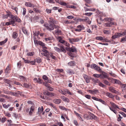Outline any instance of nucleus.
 Returning a JSON list of instances; mask_svg holds the SVG:
<instances>
[{
    "instance_id": "1",
    "label": "nucleus",
    "mask_w": 126,
    "mask_h": 126,
    "mask_svg": "<svg viewBox=\"0 0 126 126\" xmlns=\"http://www.w3.org/2000/svg\"><path fill=\"white\" fill-rule=\"evenodd\" d=\"M60 48L57 47H54V48L55 51L58 52L60 53L62 52H63L64 53H65L66 52V50L64 48V46H60Z\"/></svg>"
},
{
    "instance_id": "2",
    "label": "nucleus",
    "mask_w": 126,
    "mask_h": 126,
    "mask_svg": "<svg viewBox=\"0 0 126 126\" xmlns=\"http://www.w3.org/2000/svg\"><path fill=\"white\" fill-rule=\"evenodd\" d=\"M54 24H53L51 23L49 24L45 23L44 26L49 31H51L53 30L54 28Z\"/></svg>"
},
{
    "instance_id": "3",
    "label": "nucleus",
    "mask_w": 126,
    "mask_h": 126,
    "mask_svg": "<svg viewBox=\"0 0 126 126\" xmlns=\"http://www.w3.org/2000/svg\"><path fill=\"white\" fill-rule=\"evenodd\" d=\"M54 28L56 29L55 31V34L57 35H61L62 34V32L59 29L60 28L59 26L57 25H54Z\"/></svg>"
},
{
    "instance_id": "4",
    "label": "nucleus",
    "mask_w": 126,
    "mask_h": 126,
    "mask_svg": "<svg viewBox=\"0 0 126 126\" xmlns=\"http://www.w3.org/2000/svg\"><path fill=\"white\" fill-rule=\"evenodd\" d=\"M120 33L121 36L122 35L126 36L124 37L121 38V42L126 41V30L123 32H121Z\"/></svg>"
},
{
    "instance_id": "5",
    "label": "nucleus",
    "mask_w": 126,
    "mask_h": 126,
    "mask_svg": "<svg viewBox=\"0 0 126 126\" xmlns=\"http://www.w3.org/2000/svg\"><path fill=\"white\" fill-rule=\"evenodd\" d=\"M95 39L96 40H98L101 41L103 40L104 41L106 42H109L108 41V40L105 38L104 37H103L102 36H97L95 37Z\"/></svg>"
},
{
    "instance_id": "6",
    "label": "nucleus",
    "mask_w": 126,
    "mask_h": 126,
    "mask_svg": "<svg viewBox=\"0 0 126 126\" xmlns=\"http://www.w3.org/2000/svg\"><path fill=\"white\" fill-rule=\"evenodd\" d=\"M44 94L45 95L49 96L52 97L55 96V94L53 93L47 91H46L43 92Z\"/></svg>"
},
{
    "instance_id": "7",
    "label": "nucleus",
    "mask_w": 126,
    "mask_h": 126,
    "mask_svg": "<svg viewBox=\"0 0 126 126\" xmlns=\"http://www.w3.org/2000/svg\"><path fill=\"white\" fill-rule=\"evenodd\" d=\"M44 109L43 107L42 106L41 108L40 107H39L38 109V114L41 113L43 115L44 113V112H43Z\"/></svg>"
},
{
    "instance_id": "8",
    "label": "nucleus",
    "mask_w": 126,
    "mask_h": 126,
    "mask_svg": "<svg viewBox=\"0 0 126 126\" xmlns=\"http://www.w3.org/2000/svg\"><path fill=\"white\" fill-rule=\"evenodd\" d=\"M83 76L85 79L86 82L88 83H89L90 82V79L88 76L85 74H83Z\"/></svg>"
},
{
    "instance_id": "9",
    "label": "nucleus",
    "mask_w": 126,
    "mask_h": 126,
    "mask_svg": "<svg viewBox=\"0 0 126 126\" xmlns=\"http://www.w3.org/2000/svg\"><path fill=\"white\" fill-rule=\"evenodd\" d=\"M34 81L35 82H37L40 84L42 83L43 82V80L40 79L38 78V79L36 78L33 79Z\"/></svg>"
},
{
    "instance_id": "10",
    "label": "nucleus",
    "mask_w": 126,
    "mask_h": 126,
    "mask_svg": "<svg viewBox=\"0 0 126 126\" xmlns=\"http://www.w3.org/2000/svg\"><path fill=\"white\" fill-rule=\"evenodd\" d=\"M49 20H48V23H51L54 24H56V21L52 17H49Z\"/></svg>"
},
{
    "instance_id": "11",
    "label": "nucleus",
    "mask_w": 126,
    "mask_h": 126,
    "mask_svg": "<svg viewBox=\"0 0 126 126\" xmlns=\"http://www.w3.org/2000/svg\"><path fill=\"white\" fill-rule=\"evenodd\" d=\"M61 98L65 102H69V99L67 97H66L64 96H61Z\"/></svg>"
},
{
    "instance_id": "12",
    "label": "nucleus",
    "mask_w": 126,
    "mask_h": 126,
    "mask_svg": "<svg viewBox=\"0 0 126 126\" xmlns=\"http://www.w3.org/2000/svg\"><path fill=\"white\" fill-rule=\"evenodd\" d=\"M120 36V33H116L114 35L112 36L111 38L113 39H115Z\"/></svg>"
},
{
    "instance_id": "13",
    "label": "nucleus",
    "mask_w": 126,
    "mask_h": 126,
    "mask_svg": "<svg viewBox=\"0 0 126 126\" xmlns=\"http://www.w3.org/2000/svg\"><path fill=\"white\" fill-rule=\"evenodd\" d=\"M10 12L9 11L7 12V14L6 15H3L2 17L3 19L6 18L8 17H10Z\"/></svg>"
},
{
    "instance_id": "14",
    "label": "nucleus",
    "mask_w": 126,
    "mask_h": 126,
    "mask_svg": "<svg viewBox=\"0 0 126 126\" xmlns=\"http://www.w3.org/2000/svg\"><path fill=\"white\" fill-rule=\"evenodd\" d=\"M109 89L110 91L112 93L117 94L118 92L115 90V88L113 87H109Z\"/></svg>"
},
{
    "instance_id": "15",
    "label": "nucleus",
    "mask_w": 126,
    "mask_h": 126,
    "mask_svg": "<svg viewBox=\"0 0 126 126\" xmlns=\"http://www.w3.org/2000/svg\"><path fill=\"white\" fill-rule=\"evenodd\" d=\"M53 102L55 104H58L61 102L62 100L60 99H55L53 100Z\"/></svg>"
},
{
    "instance_id": "16",
    "label": "nucleus",
    "mask_w": 126,
    "mask_h": 126,
    "mask_svg": "<svg viewBox=\"0 0 126 126\" xmlns=\"http://www.w3.org/2000/svg\"><path fill=\"white\" fill-rule=\"evenodd\" d=\"M25 5L29 7H35V6L33 4L30 2H26Z\"/></svg>"
},
{
    "instance_id": "17",
    "label": "nucleus",
    "mask_w": 126,
    "mask_h": 126,
    "mask_svg": "<svg viewBox=\"0 0 126 126\" xmlns=\"http://www.w3.org/2000/svg\"><path fill=\"white\" fill-rule=\"evenodd\" d=\"M67 72L69 75H72L75 73V72L74 71L69 69H67Z\"/></svg>"
},
{
    "instance_id": "18",
    "label": "nucleus",
    "mask_w": 126,
    "mask_h": 126,
    "mask_svg": "<svg viewBox=\"0 0 126 126\" xmlns=\"http://www.w3.org/2000/svg\"><path fill=\"white\" fill-rule=\"evenodd\" d=\"M34 110V107L33 106H32L30 108V110L29 112V115H32V113Z\"/></svg>"
},
{
    "instance_id": "19",
    "label": "nucleus",
    "mask_w": 126,
    "mask_h": 126,
    "mask_svg": "<svg viewBox=\"0 0 126 126\" xmlns=\"http://www.w3.org/2000/svg\"><path fill=\"white\" fill-rule=\"evenodd\" d=\"M17 16H14L12 15L11 13V12H10V17L12 19V20L15 21L16 19L17 18Z\"/></svg>"
},
{
    "instance_id": "20",
    "label": "nucleus",
    "mask_w": 126,
    "mask_h": 126,
    "mask_svg": "<svg viewBox=\"0 0 126 126\" xmlns=\"http://www.w3.org/2000/svg\"><path fill=\"white\" fill-rule=\"evenodd\" d=\"M110 104L111 105L112 108H114L115 109L118 108V109H119V107H118V106L117 105H116L115 103L112 102H110Z\"/></svg>"
},
{
    "instance_id": "21",
    "label": "nucleus",
    "mask_w": 126,
    "mask_h": 126,
    "mask_svg": "<svg viewBox=\"0 0 126 126\" xmlns=\"http://www.w3.org/2000/svg\"><path fill=\"white\" fill-rule=\"evenodd\" d=\"M114 23L112 22H109V23L105 24V26L106 27H109L111 26Z\"/></svg>"
},
{
    "instance_id": "22",
    "label": "nucleus",
    "mask_w": 126,
    "mask_h": 126,
    "mask_svg": "<svg viewBox=\"0 0 126 126\" xmlns=\"http://www.w3.org/2000/svg\"><path fill=\"white\" fill-rule=\"evenodd\" d=\"M106 95L109 97L110 98H114V96L112 94L109 93H107L106 94Z\"/></svg>"
},
{
    "instance_id": "23",
    "label": "nucleus",
    "mask_w": 126,
    "mask_h": 126,
    "mask_svg": "<svg viewBox=\"0 0 126 126\" xmlns=\"http://www.w3.org/2000/svg\"><path fill=\"white\" fill-rule=\"evenodd\" d=\"M18 35V33L16 32H14L12 34V37L14 39H16Z\"/></svg>"
},
{
    "instance_id": "24",
    "label": "nucleus",
    "mask_w": 126,
    "mask_h": 126,
    "mask_svg": "<svg viewBox=\"0 0 126 126\" xmlns=\"http://www.w3.org/2000/svg\"><path fill=\"white\" fill-rule=\"evenodd\" d=\"M90 93L92 94H96L98 92V91L97 90H89Z\"/></svg>"
},
{
    "instance_id": "25",
    "label": "nucleus",
    "mask_w": 126,
    "mask_h": 126,
    "mask_svg": "<svg viewBox=\"0 0 126 126\" xmlns=\"http://www.w3.org/2000/svg\"><path fill=\"white\" fill-rule=\"evenodd\" d=\"M10 70V67L9 65H8L5 70V73L6 74L8 73L9 71Z\"/></svg>"
},
{
    "instance_id": "26",
    "label": "nucleus",
    "mask_w": 126,
    "mask_h": 126,
    "mask_svg": "<svg viewBox=\"0 0 126 126\" xmlns=\"http://www.w3.org/2000/svg\"><path fill=\"white\" fill-rule=\"evenodd\" d=\"M34 61L35 62L39 63L41 62V60L40 58H37L34 59Z\"/></svg>"
},
{
    "instance_id": "27",
    "label": "nucleus",
    "mask_w": 126,
    "mask_h": 126,
    "mask_svg": "<svg viewBox=\"0 0 126 126\" xmlns=\"http://www.w3.org/2000/svg\"><path fill=\"white\" fill-rule=\"evenodd\" d=\"M77 28L80 29L81 31L85 29V27L81 25H79L77 27Z\"/></svg>"
},
{
    "instance_id": "28",
    "label": "nucleus",
    "mask_w": 126,
    "mask_h": 126,
    "mask_svg": "<svg viewBox=\"0 0 126 126\" xmlns=\"http://www.w3.org/2000/svg\"><path fill=\"white\" fill-rule=\"evenodd\" d=\"M91 79L92 80V81L93 82L95 83H98V82H99V79L97 78H92Z\"/></svg>"
},
{
    "instance_id": "29",
    "label": "nucleus",
    "mask_w": 126,
    "mask_h": 126,
    "mask_svg": "<svg viewBox=\"0 0 126 126\" xmlns=\"http://www.w3.org/2000/svg\"><path fill=\"white\" fill-rule=\"evenodd\" d=\"M103 83L106 84V85H108L109 86L110 85V83L107 80H105L104 79L103 80Z\"/></svg>"
},
{
    "instance_id": "30",
    "label": "nucleus",
    "mask_w": 126,
    "mask_h": 126,
    "mask_svg": "<svg viewBox=\"0 0 126 126\" xmlns=\"http://www.w3.org/2000/svg\"><path fill=\"white\" fill-rule=\"evenodd\" d=\"M95 70H97L98 71L100 72H101L102 70L97 65L96 66Z\"/></svg>"
},
{
    "instance_id": "31",
    "label": "nucleus",
    "mask_w": 126,
    "mask_h": 126,
    "mask_svg": "<svg viewBox=\"0 0 126 126\" xmlns=\"http://www.w3.org/2000/svg\"><path fill=\"white\" fill-rule=\"evenodd\" d=\"M68 65L71 66H73L75 64V63L73 61H71L68 63Z\"/></svg>"
},
{
    "instance_id": "32",
    "label": "nucleus",
    "mask_w": 126,
    "mask_h": 126,
    "mask_svg": "<svg viewBox=\"0 0 126 126\" xmlns=\"http://www.w3.org/2000/svg\"><path fill=\"white\" fill-rule=\"evenodd\" d=\"M50 56L54 60L56 59V57L54 56L52 54L51 52H50L48 54V57H49V56Z\"/></svg>"
},
{
    "instance_id": "33",
    "label": "nucleus",
    "mask_w": 126,
    "mask_h": 126,
    "mask_svg": "<svg viewBox=\"0 0 126 126\" xmlns=\"http://www.w3.org/2000/svg\"><path fill=\"white\" fill-rule=\"evenodd\" d=\"M10 104H8L7 105L5 104H4L3 105V107L5 109H7L10 106Z\"/></svg>"
},
{
    "instance_id": "34",
    "label": "nucleus",
    "mask_w": 126,
    "mask_h": 126,
    "mask_svg": "<svg viewBox=\"0 0 126 126\" xmlns=\"http://www.w3.org/2000/svg\"><path fill=\"white\" fill-rule=\"evenodd\" d=\"M102 75L103 76L104 78H107L108 77L107 74L103 72H102Z\"/></svg>"
},
{
    "instance_id": "35",
    "label": "nucleus",
    "mask_w": 126,
    "mask_h": 126,
    "mask_svg": "<svg viewBox=\"0 0 126 126\" xmlns=\"http://www.w3.org/2000/svg\"><path fill=\"white\" fill-rule=\"evenodd\" d=\"M104 20L110 21H111L112 20V19L110 18H105L104 19H102V21H103Z\"/></svg>"
},
{
    "instance_id": "36",
    "label": "nucleus",
    "mask_w": 126,
    "mask_h": 126,
    "mask_svg": "<svg viewBox=\"0 0 126 126\" xmlns=\"http://www.w3.org/2000/svg\"><path fill=\"white\" fill-rule=\"evenodd\" d=\"M7 40V39H6L4 41L0 42V46L2 45L5 43Z\"/></svg>"
},
{
    "instance_id": "37",
    "label": "nucleus",
    "mask_w": 126,
    "mask_h": 126,
    "mask_svg": "<svg viewBox=\"0 0 126 126\" xmlns=\"http://www.w3.org/2000/svg\"><path fill=\"white\" fill-rule=\"evenodd\" d=\"M34 54V52H28L27 54V56H32Z\"/></svg>"
},
{
    "instance_id": "38",
    "label": "nucleus",
    "mask_w": 126,
    "mask_h": 126,
    "mask_svg": "<svg viewBox=\"0 0 126 126\" xmlns=\"http://www.w3.org/2000/svg\"><path fill=\"white\" fill-rule=\"evenodd\" d=\"M97 66V65L95 64H92L91 65L90 67L91 68L94 69H95Z\"/></svg>"
},
{
    "instance_id": "39",
    "label": "nucleus",
    "mask_w": 126,
    "mask_h": 126,
    "mask_svg": "<svg viewBox=\"0 0 126 126\" xmlns=\"http://www.w3.org/2000/svg\"><path fill=\"white\" fill-rule=\"evenodd\" d=\"M19 78L21 79V81H25L26 79L25 77L22 76H19Z\"/></svg>"
},
{
    "instance_id": "40",
    "label": "nucleus",
    "mask_w": 126,
    "mask_h": 126,
    "mask_svg": "<svg viewBox=\"0 0 126 126\" xmlns=\"http://www.w3.org/2000/svg\"><path fill=\"white\" fill-rule=\"evenodd\" d=\"M104 32V34H109L110 33V31L104 30L103 31Z\"/></svg>"
},
{
    "instance_id": "41",
    "label": "nucleus",
    "mask_w": 126,
    "mask_h": 126,
    "mask_svg": "<svg viewBox=\"0 0 126 126\" xmlns=\"http://www.w3.org/2000/svg\"><path fill=\"white\" fill-rule=\"evenodd\" d=\"M98 85L101 87H105V86L102 83L100 82V81H99V82L98 83Z\"/></svg>"
},
{
    "instance_id": "42",
    "label": "nucleus",
    "mask_w": 126,
    "mask_h": 126,
    "mask_svg": "<svg viewBox=\"0 0 126 126\" xmlns=\"http://www.w3.org/2000/svg\"><path fill=\"white\" fill-rule=\"evenodd\" d=\"M59 39H60L59 40V42L64 44L65 41H64L62 39H61V38L60 37H59Z\"/></svg>"
},
{
    "instance_id": "43",
    "label": "nucleus",
    "mask_w": 126,
    "mask_h": 126,
    "mask_svg": "<svg viewBox=\"0 0 126 126\" xmlns=\"http://www.w3.org/2000/svg\"><path fill=\"white\" fill-rule=\"evenodd\" d=\"M101 74H94L93 76L96 78H99L101 76Z\"/></svg>"
},
{
    "instance_id": "44",
    "label": "nucleus",
    "mask_w": 126,
    "mask_h": 126,
    "mask_svg": "<svg viewBox=\"0 0 126 126\" xmlns=\"http://www.w3.org/2000/svg\"><path fill=\"white\" fill-rule=\"evenodd\" d=\"M114 83H116L118 84H120L121 83V82L119 80L116 79H114Z\"/></svg>"
},
{
    "instance_id": "45",
    "label": "nucleus",
    "mask_w": 126,
    "mask_h": 126,
    "mask_svg": "<svg viewBox=\"0 0 126 126\" xmlns=\"http://www.w3.org/2000/svg\"><path fill=\"white\" fill-rule=\"evenodd\" d=\"M22 31L24 33L25 35H28V34L27 32V31L26 29H22Z\"/></svg>"
},
{
    "instance_id": "46",
    "label": "nucleus",
    "mask_w": 126,
    "mask_h": 126,
    "mask_svg": "<svg viewBox=\"0 0 126 126\" xmlns=\"http://www.w3.org/2000/svg\"><path fill=\"white\" fill-rule=\"evenodd\" d=\"M41 54L43 56H44L47 57H48V54H47L44 52H41Z\"/></svg>"
},
{
    "instance_id": "47",
    "label": "nucleus",
    "mask_w": 126,
    "mask_h": 126,
    "mask_svg": "<svg viewBox=\"0 0 126 126\" xmlns=\"http://www.w3.org/2000/svg\"><path fill=\"white\" fill-rule=\"evenodd\" d=\"M24 86L26 88H28L30 87V86L27 84L25 83L23 84V86Z\"/></svg>"
},
{
    "instance_id": "48",
    "label": "nucleus",
    "mask_w": 126,
    "mask_h": 126,
    "mask_svg": "<svg viewBox=\"0 0 126 126\" xmlns=\"http://www.w3.org/2000/svg\"><path fill=\"white\" fill-rule=\"evenodd\" d=\"M22 15L23 16H25L26 13V10L25 8H23Z\"/></svg>"
},
{
    "instance_id": "49",
    "label": "nucleus",
    "mask_w": 126,
    "mask_h": 126,
    "mask_svg": "<svg viewBox=\"0 0 126 126\" xmlns=\"http://www.w3.org/2000/svg\"><path fill=\"white\" fill-rule=\"evenodd\" d=\"M69 42L71 43H73V42H75L74 38H69Z\"/></svg>"
},
{
    "instance_id": "50",
    "label": "nucleus",
    "mask_w": 126,
    "mask_h": 126,
    "mask_svg": "<svg viewBox=\"0 0 126 126\" xmlns=\"http://www.w3.org/2000/svg\"><path fill=\"white\" fill-rule=\"evenodd\" d=\"M59 91L60 93H61V94H62L64 95H65L66 94V93H65V92H64V91L62 90L61 89H60L59 90Z\"/></svg>"
},
{
    "instance_id": "51",
    "label": "nucleus",
    "mask_w": 126,
    "mask_h": 126,
    "mask_svg": "<svg viewBox=\"0 0 126 126\" xmlns=\"http://www.w3.org/2000/svg\"><path fill=\"white\" fill-rule=\"evenodd\" d=\"M108 79L110 81V82L113 83L114 81V79L111 78H108Z\"/></svg>"
},
{
    "instance_id": "52",
    "label": "nucleus",
    "mask_w": 126,
    "mask_h": 126,
    "mask_svg": "<svg viewBox=\"0 0 126 126\" xmlns=\"http://www.w3.org/2000/svg\"><path fill=\"white\" fill-rule=\"evenodd\" d=\"M59 3L60 4L63 5L64 6H66V3L63 2H59Z\"/></svg>"
},
{
    "instance_id": "53",
    "label": "nucleus",
    "mask_w": 126,
    "mask_h": 126,
    "mask_svg": "<svg viewBox=\"0 0 126 126\" xmlns=\"http://www.w3.org/2000/svg\"><path fill=\"white\" fill-rule=\"evenodd\" d=\"M42 51L43 52L46 53L47 54H49V53H50L49 52L47 51L44 48H43L42 49Z\"/></svg>"
},
{
    "instance_id": "54",
    "label": "nucleus",
    "mask_w": 126,
    "mask_h": 126,
    "mask_svg": "<svg viewBox=\"0 0 126 126\" xmlns=\"http://www.w3.org/2000/svg\"><path fill=\"white\" fill-rule=\"evenodd\" d=\"M5 81L6 83H7L8 84H9V83H10L11 82V81L9 79H5Z\"/></svg>"
},
{
    "instance_id": "55",
    "label": "nucleus",
    "mask_w": 126,
    "mask_h": 126,
    "mask_svg": "<svg viewBox=\"0 0 126 126\" xmlns=\"http://www.w3.org/2000/svg\"><path fill=\"white\" fill-rule=\"evenodd\" d=\"M12 9L15 11L16 13L17 14V11L18 10V8L17 7H15L13 8H12Z\"/></svg>"
},
{
    "instance_id": "56",
    "label": "nucleus",
    "mask_w": 126,
    "mask_h": 126,
    "mask_svg": "<svg viewBox=\"0 0 126 126\" xmlns=\"http://www.w3.org/2000/svg\"><path fill=\"white\" fill-rule=\"evenodd\" d=\"M92 14L93 13H85L84 15H86L88 16H91V15H92Z\"/></svg>"
},
{
    "instance_id": "57",
    "label": "nucleus",
    "mask_w": 126,
    "mask_h": 126,
    "mask_svg": "<svg viewBox=\"0 0 126 126\" xmlns=\"http://www.w3.org/2000/svg\"><path fill=\"white\" fill-rule=\"evenodd\" d=\"M59 108L63 110H66V109L64 107L62 106H59Z\"/></svg>"
},
{
    "instance_id": "58",
    "label": "nucleus",
    "mask_w": 126,
    "mask_h": 126,
    "mask_svg": "<svg viewBox=\"0 0 126 126\" xmlns=\"http://www.w3.org/2000/svg\"><path fill=\"white\" fill-rule=\"evenodd\" d=\"M34 34L36 36H37L39 34V31H35L33 32Z\"/></svg>"
},
{
    "instance_id": "59",
    "label": "nucleus",
    "mask_w": 126,
    "mask_h": 126,
    "mask_svg": "<svg viewBox=\"0 0 126 126\" xmlns=\"http://www.w3.org/2000/svg\"><path fill=\"white\" fill-rule=\"evenodd\" d=\"M43 79L44 80H47L48 79V77L45 75H43Z\"/></svg>"
},
{
    "instance_id": "60",
    "label": "nucleus",
    "mask_w": 126,
    "mask_h": 126,
    "mask_svg": "<svg viewBox=\"0 0 126 126\" xmlns=\"http://www.w3.org/2000/svg\"><path fill=\"white\" fill-rule=\"evenodd\" d=\"M110 109L114 113L116 114L117 113V111L116 110L114 109H113L112 108L110 107Z\"/></svg>"
},
{
    "instance_id": "61",
    "label": "nucleus",
    "mask_w": 126,
    "mask_h": 126,
    "mask_svg": "<svg viewBox=\"0 0 126 126\" xmlns=\"http://www.w3.org/2000/svg\"><path fill=\"white\" fill-rule=\"evenodd\" d=\"M119 113L121 115H123L124 117H126V115L123 112H119Z\"/></svg>"
},
{
    "instance_id": "62",
    "label": "nucleus",
    "mask_w": 126,
    "mask_h": 126,
    "mask_svg": "<svg viewBox=\"0 0 126 126\" xmlns=\"http://www.w3.org/2000/svg\"><path fill=\"white\" fill-rule=\"evenodd\" d=\"M14 84H16L17 85H21V86H22V84H21L20 83L16 82V81H14Z\"/></svg>"
},
{
    "instance_id": "63",
    "label": "nucleus",
    "mask_w": 126,
    "mask_h": 126,
    "mask_svg": "<svg viewBox=\"0 0 126 126\" xmlns=\"http://www.w3.org/2000/svg\"><path fill=\"white\" fill-rule=\"evenodd\" d=\"M5 115L8 117H10L11 116V114L8 112H6L5 113Z\"/></svg>"
},
{
    "instance_id": "64",
    "label": "nucleus",
    "mask_w": 126,
    "mask_h": 126,
    "mask_svg": "<svg viewBox=\"0 0 126 126\" xmlns=\"http://www.w3.org/2000/svg\"><path fill=\"white\" fill-rule=\"evenodd\" d=\"M56 70L58 72L60 73L62 72L63 71V69H57Z\"/></svg>"
}]
</instances>
